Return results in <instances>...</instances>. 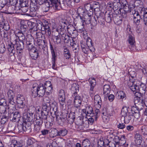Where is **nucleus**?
<instances>
[{"label":"nucleus","mask_w":147,"mask_h":147,"mask_svg":"<svg viewBox=\"0 0 147 147\" xmlns=\"http://www.w3.org/2000/svg\"><path fill=\"white\" fill-rule=\"evenodd\" d=\"M103 94L105 96H107L110 94L111 88L109 85L105 84L104 85L103 88Z\"/></svg>","instance_id":"nucleus-30"},{"label":"nucleus","mask_w":147,"mask_h":147,"mask_svg":"<svg viewBox=\"0 0 147 147\" xmlns=\"http://www.w3.org/2000/svg\"><path fill=\"white\" fill-rule=\"evenodd\" d=\"M29 54L32 59L34 60L36 59L39 56L38 51L34 47L30 50Z\"/></svg>","instance_id":"nucleus-17"},{"label":"nucleus","mask_w":147,"mask_h":147,"mask_svg":"<svg viewBox=\"0 0 147 147\" xmlns=\"http://www.w3.org/2000/svg\"><path fill=\"white\" fill-rule=\"evenodd\" d=\"M58 132V130L56 129L55 128L52 130L51 135H52V137L54 138L59 136Z\"/></svg>","instance_id":"nucleus-54"},{"label":"nucleus","mask_w":147,"mask_h":147,"mask_svg":"<svg viewBox=\"0 0 147 147\" xmlns=\"http://www.w3.org/2000/svg\"><path fill=\"white\" fill-rule=\"evenodd\" d=\"M58 130L59 136H64L66 135L67 133V131L65 128H61Z\"/></svg>","instance_id":"nucleus-41"},{"label":"nucleus","mask_w":147,"mask_h":147,"mask_svg":"<svg viewBox=\"0 0 147 147\" xmlns=\"http://www.w3.org/2000/svg\"><path fill=\"white\" fill-rule=\"evenodd\" d=\"M47 118H46V119H44V118L42 117V114H41V115H38L37 116V115H36V119L34 120V124H36L38 125L42 126V125L44 122L45 123V126L46 127V124L47 123Z\"/></svg>","instance_id":"nucleus-12"},{"label":"nucleus","mask_w":147,"mask_h":147,"mask_svg":"<svg viewBox=\"0 0 147 147\" xmlns=\"http://www.w3.org/2000/svg\"><path fill=\"white\" fill-rule=\"evenodd\" d=\"M120 3L121 5V7H123V8H129L128 4L126 0H120Z\"/></svg>","instance_id":"nucleus-48"},{"label":"nucleus","mask_w":147,"mask_h":147,"mask_svg":"<svg viewBox=\"0 0 147 147\" xmlns=\"http://www.w3.org/2000/svg\"><path fill=\"white\" fill-rule=\"evenodd\" d=\"M45 87L43 85L38 86L36 83L33 84L31 90V92L33 96L37 94L39 96L42 97L45 94Z\"/></svg>","instance_id":"nucleus-2"},{"label":"nucleus","mask_w":147,"mask_h":147,"mask_svg":"<svg viewBox=\"0 0 147 147\" xmlns=\"http://www.w3.org/2000/svg\"><path fill=\"white\" fill-rule=\"evenodd\" d=\"M34 24H35V26L37 29L41 30L44 33V30L42 29L43 27V23L40 20H38L36 21V24H35L34 22H28V25H32L31 28L34 27Z\"/></svg>","instance_id":"nucleus-19"},{"label":"nucleus","mask_w":147,"mask_h":147,"mask_svg":"<svg viewBox=\"0 0 147 147\" xmlns=\"http://www.w3.org/2000/svg\"><path fill=\"white\" fill-rule=\"evenodd\" d=\"M7 96L9 98H13L14 93L13 91L11 90H9L7 92Z\"/></svg>","instance_id":"nucleus-57"},{"label":"nucleus","mask_w":147,"mask_h":147,"mask_svg":"<svg viewBox=\"0 0 147 147\" xmlns=\"http://www.w3.org/2000/svg\"><path fill=\"white\" fill-rule=\"evenodd\" d=\"M124 123H128L131 121L133 118V115L130 113H128V115L124 117Z\"/></svg>","instance_id":"nucleus-34"},{"label":"nucleus","mask_w":147,"mask_h":147,"mask_svg":"<svg viewBox=\"0 0 147 147\" xmlns=\"http://www.w3.org/2000/svg\"><path fill=\"white\" fill-rule=\"evenodd\" d=\"M7 49L8 51L10 53H14L13 52V51L14 49V47L12 43H11L10 44H9L7 46Z\"/></svg>","instance_id":"nucleus-53"},{"label":"nucleus","mask_w":147,"mask_h":147,"mask_svg":"<svg viewBox=\"0 0 147 147\" xmlns=\"http://www.w3.org/2000/svg\"><path fill=\"white\" fill-rule=\"evenodd\" d=\"M23 117L26 122H34L35 120V115L28 113L25 114L24 115Z\"/></svg>","instance_id":"nucleus-22"},{"label":"nucleus","mask_w":147,"mask_h":147,"mask_svg":"<svg viewBox=\"0 0 147 147\" xmlns=\"http://www.w3.org/2000/svg\"><path fill=\"white\" fill-rule=\"evenodd\" d=\"M79 86L76 83L73 84L71 88V90L72 91V93H73V94L75 92H76L77 94V91H79Z\"/></svg>","instance_id":"nucleus-36"},{"label":"nucleus","mask_w":147,"mask_h":147,"mask_svg":"<svg viewBox=\"0 0 147 147\" xmlns=\"http://www.w3.org/2000/svg\"><path fill=\"white\" fill-rule=\"evenodd\" d=\"M35 108L34 106H31L29 107L28 110V113L34 115V112L35 110Z\"/></svg>","instance_id":"nucleus-62"},{"label":"nucleus","mask_w":147,"mask_h":147,"mask_svg":"<svg viewBox=\"0 0 147 147\" xmlns=\"http://www.w3.org/2000/svg\"><path fill=\"white\" fill-rule=\"evenodd\" d=\"M50 109H52L55 116H59L58 112L57 111V107L55 105L54 107H50Z\"/></svg>","instance_id":"nucleus-55"},{"label":"nucleus","mask_w":147,"mask_h":147,"mask_svg":"<svg viewBox=\"0 0 147 147\" xmlns=\"http://www.w3.org/2000/svg\"><path fill=\"white\" fill-rule=\"evenodd\" d=\"M7 101L4 97L0 96V105H7Z\"/></svg>","instance_id":"nucleus-59"},{"label":"nucleus","mask_w":147,"mask_h":147,"mask_svg":"<svg viewBox=\"0 0 147 147\" xmlns=\"http://www.w3.org/2000/svg\"><path fill=\"white\" fill-rule=\"evenodd\" d=\"M9 0H0V10H3L5 5L7 4V1Z\"/></svg>","instance_id":"nucleus-46"},{"label":"nucleus","mask_w":147,"mask_h":147,"mask_svg":"<svg viewBox=\"0 0 147 147\" xmlns=\"http://www.w3.org/2000/svg\"><path fill=\"white\" fill-rule=\"evenodd\" d=\"M82 111L83 112L85 113L87 116L93 117V111L91 107L88 106L86 107V109H83Z\"/></svg>","instance_id":"nucleus-25"},{"label":"nucleus","mask_w":147,"mask_h":147,"mask_svg":"<svg viewBox=\"0 0 147 147\" xmlns=\"http://www.w3.org/2000/svg\"><path fill=\"white\" fill-rule=\"evenodd\" d=\"M15 6L14 5H10L8 6L7 5H5L3 11L4 13L9 14H13L15 13L14 11Z\"/></svg>","instance_id":"nucleus-20"},{"label":"nucleus","mask_w":147,"mask_h":147,"mask_svg":"<svg viewBox=\"0 0 147 147\" xmlns=\"http://www.w3.org/2000/svg\"><path fill=\"white\" fill-rule=\"evenodd\" d=\"M135 141L138 145H140L142 141V135L139 133H136L134 136Z\"/></svg>","instance_id":"nucleus-28"},{"label":"nucleus","mask_w":147,"mask_h":147,"mask_svg":"<svg viewBox=\"0 0 147 147\" xmlns=\"http://www.w3.org/2000/svg\"><path fill=\"white\" fill-rule=\"evenodd\" d=\"M116 96L117 97L118 99L123 100V98H126V95L125 92L123 91H118L116 94Z\"/></svg>","instance_id":"nucleus-32"},{"label":"nucleus","mask_w":147,"mask_h":147,"mask_svg":"<svg viewBox=\"0 0 147 147\" xmlns=\"http://www.w3.org/2000/svg\"><path fill=\"white\" fill-rule=\"evenodd\" d=\"M38 4H33V3L30 4V10L31 12H35L38 10Z\"/></svg>","instance_id":"nucleus-38"},{"label":"nucleus","mask_w":147,"mask_h":147,"mask_svg":"<svg viewBox=\"0 0 147 147\" xmlns=\"http://www.w3.org/2000/svg\"><path fill=\"white\" fill-rule=\"evenodd\" d=\"M24 125H25L22 124L18 126V128L21 132L26 131L28 129L29 130L30 129L29 126H28V127H26L27 125L25 123Z\"/></svg>","instance_id":"nucleus-35"},{"label":"nucleus","mask_w":147,"mask_h":147,"mask_svg":"<svg viewBox=\"0 0 147 147\" xmlns=\"http://www.w3.org/2000/svg\"><path fill=\"white\" fill-rule=\"evenodd\" d=\"M51 100L48 97H45L43 99V104H50Z\"/></svg>","instance_id":"nucleus-60"},{"label":"nucleus","mask_w":147,"mask_h":147,"mask_svg":"<svg viewBox=\"0 0 147 147\" xmlns=\"http://www.w3.org/2000/svg\"><path fill=\"white\" fill-rule=\"evenodd\" d=\"M62 39L64 40L65 43H70V45L72 43V42H75V41L71 38H70L69 35L67 34L62 36Z\"/></svg>","instance_id":"nucleus-26"},{"label":"nucleus","mask_w":147,"mask_h":147,"mask_svg":"<svg viewBox=\"0 0 147 147\" xmlns=\"http://www.w3.org/2000/svg\"><path fill=\"white\" fill-rule=\"evenodd\" d=\"M140 12L136 10L134 7H132V9H131L130 12L131 13L133 16V20L134 23L136 25H139L140 23L141 19L142 20V16L144 18L145 15L147 14V12H145L144 8H140Z\"/></svg>","instance_id":"nucleus-1"},{"label":"nucleus","mask_w":147,"mask_h":147,"mask_svg":"<svg viewBox=\"0 0 147 147\" xmlns=\"http://www.w3.org/2000/svg\"><path fill=\"white\" fill-rule=\"evenodd\" d=\"M95 14L98 22L100 24H104L105 21L104 13L99 10L97 11H95Z\"/></svg>","instance_id":"nucleus-7"},{"label":"nucleus","mask_w":147,"mask_h":147,"mask_svg":"<svg viewBox=\"0 0 147 147\" xmlns=\"http://www.w3.org/2000/svg\"><path fill=\"white\" fill-rule=\"evenodd\" d=\"M59 100L60 104L62 106L64 105L65 103V97H63L61 98H58Z\"/></svg>","instance_id":"nucleus-63"},{"label":"nucleus","mask_w":147,"mask_h":147,"mask_svg":"<svg viewBox=\"0 0 147 147\" xmlns=\"http://www.w3.org/2000/svg\"><path fill=\"white\" fill-rule=\"evenodd\" d=\"M99 7V3L98 2H94L92 4V9H94V11H96V9L98 8Z\"/></svg>","instance_id":"nucleus-64"},{"label":"nucleus","mask_w":147,"mask_h":147,"mask_svg":"<svg viewBox=\"0 0 147 147\" xmlns=\"http://www.w3.org/2000/svg\"><path fill=\"white\" fill-rule=\"evenodd\" d=\"M58 116H56L57 123L59 125L63 124L64 120V118L62 117L58 118Z\"/></svg>","instance_id":"nucleus-58"},{"label":"nucleus","mask_w":147,"mask_h":147,"mask_svg":"<svg viewBox=\"0 0 147 147\" xmlns=\"http://www.w3.org/2000/svg\"><path fill=\"white\" fill-rule=\"evenodd\" d=\"M13 42L16 45V49L17 50L21 51L24 49L25 42L19 40L18 41L16 36H14V40Z\"/></svg>","instance_id":"nucleus-16"},{"label":"nucleus","mask_w":147,"mask_h":147,"mask_svg":"<svg viewBox=\"0 0 147 147\" xmlns=\"http://www.w3.org/2000/svg\"><path fill=\"white\" fill-rule=\"evenodd\" d=\"M16 102L17 106L20 108L23 109L25 107L26 105L24 103L25 98L21 94H18L17 96Z\"/></svg>","instance_id":"nucleus-9"},{"label":"nucleus","mask_w":147,"mask_h":147,"mask_svg":"<svg viewBox=\"0 0 147 147\" xmlns=\"http://www.w3.org/2000/svg\"><path fill=\"white\" fill-rule=\"evenodd\" d=\"M67 29L69 34H71L72 31L76 29L72 25H69L67 26Z\"/></svg>","instance_id":"nucleus-50"},{"label":"nucleus","mask_w":147,"mask_h":147,"mask_svg":"<svg viewBox=\"0 0 147 147\" xmlns=\"http://www.w3.org/2000/svg\"><path fill=\"white\" fill-rule=\"evenodd\" d=\"M41 126H42L41 125H37V124H34V131L36 133L39 132L40 131Z\"/></svg>","instance_id":"nucleus-61"},{"label":"nucleus","mask_w":147,"mask_h":147,"mask_svg":"<svg viewBox=\"0 0 147 147\" xmlns=\"http://www.w3.org/2000/svg\"><path fill=\"white\" fill-rule=\"evenodd\" d=\"M115 12L116 13L114 14L113 21L114 23L117 25H120L122 23V17H121L120 15H118V14L117 12Z\"/></svg>","instance_id":"nucleus-23"},{"label":"nucleus","mask_w":147,"mask_h":147,"mask_svg":"<svg viewBox=\"0 0 147 147\" xmlns=\"http://www.w3.org/2000/svg\"><path fill=\"white\" fill-rule=\"evenodd\" d=\"M95 104H97L100 106L102 104V100L100 96L98 95H96L94 96V98Z\"/></svg>","instance_id":"nucleus-37"},{"label":"nucleus","mask_w":147,"mask_h":147,"mask_svg":"<svg viewBox=\"0 0 147 147\" xmlns=\"http://www.w3.org/2000/svg\"><path fill=\"white\" fill-rule=\"evenodd\" d=\"M50 46L52 57H53V59H54L55 57H57V55L55 52L53 47L51 43H50Z\"/></svg>","instance_id":"nucleus-52"},{"label":"nucleus","mask_w":147,"mask_h":147,"mask_svg":"<svg viewBox=\"0 0 147 147\" xmlns=\"http://www.w3.org/2000/svg\"><path fill=\"white\" fill-rule=\"evenodd\" d=\"M141 130L143 136L147 135V126L146 125H143L141 127Z\"/></svg>","instance_id":"nucleus-49"},{"label":"nucleus","mask_w":147,"mask_h":147,"mask_svg":"<svg viewBox=\"0 0 147 147\" xmlns=\"http://www.w3.org/2000/svg\"><path fill=\"white\" fill-rule=\"evenodd\" d=\"M127 84L129 87L133 91H139L140 85L139 82L136 81L134 79H131L130 78Z\"/></svg>","instance_id":"nucleus-4"},{"label":"nucleus","mask_w":147,"mask_h":147,"mask_svg":"<svg viewBox=\"0 0 147 147\" xmlns=\"http://www.w3.org/2000/svg\"><path fill=\"white\" fill-rule=\"evenodd\" d=\"M75 109V107H72L71 109V111L68 115L69 118L72 119L73 120H74L75 118V111H74V110Z\"/></svg>","instance_id":"nucleus-42"},{"label":"nucleus","mask_w":147,"mask_h":147,"mask_svg":"<svg viewBox=\"0 0 147 147\" xmlns=\"http://www.w3.org/2000/svg\"><path fill=\"white\" fill-rule=\"evenodd\" d=\"M50 104H47L45 103L42 104L41 114H42L44 119L47 118L49 110L50 109Z\"/></svg>","instance_id":"nucleus-10"},{"label":"nucleus","mask_w":147,"mask_h":147,"mask_svg":"<svg viewBox=\"0 0 147 147\" xmlns=\"http://www.w3.org/2000/svg\"><path fill=\"white\" fill-rule=\"evenodd\" d=\"M67 24L66 22L63 20L60 21L59 27L55 29V31L57 32L58 34H60L62 36L67 34L66 33V28Z\"/></svg>","instance_id":"nucleus-5"},{"label":"nucleus","mask_w":147,"mask_h":147,"mask_svg":"<svg viewBox=\"0 0 147 147\" xmlns=\"http://www.w3.org/2000/svg\"><path fill=\"white\" fill-rule=\"evenodd\" d=\"M89 41L88 40V41H87V44H86L85 43H84L83 42L81 43V47L82 49V52L85 54H88V53L89 51H90V49H89V44L88 43H89ZM89 46L90 45H89Z\"/></svg>","instance_id":"nucleus-24"},{"label":"nucleus","mask_w":147,"mask_h":147,"mask_svg":"<svg viewBox=\"0 0 147 147\" xmlns=\"http://www.w3.org/2000/svg\"><path fill=\"white\" fill-rule=\"evenodd\" d=\"M8 106L14 107L15 106V103L14 101L13 98H9L8 100Z\"/></svg>","instance_id":"nucleus-56"},{"label":"nucleus","mask_w":147,"mask_h":147,"mask_svg":"<svg viewBox=\"0 0 147 147\" xmlns=\"http://www.w3.org/2000/svg\"><path fill=\"white\" fill-rule=\"evenodd\" d=\"M42 23L43 27L42 29L44 30V33L47 35L50 36L51 33L50 28L51 24L49 23L46 20H44Z\"/></svg>","instance_id":"nucleus-11"},{"label":"nucleus","mask_w":147,"mask_h":147,"mask_svg":"<svg viewBox=\"0 0 147 147\" xmlns=\"http://www.w3.org/2000/svg\"><path fill=\"white\" fill-rule=\"evenodd\" d=\"M19 4L21 7H25L28 6V1L27 0H19Z\"/></svg>","instance_id":"nucleus-44"},{"label":"nucleus","mask_w":147,"mask_h":147,"mask_svg":"<svg viewBox=\"0 0 147 147\" xmlns=\"http://www.w3.org/2000/svg\"><path fill=\"white\" fill-rule=\"evenodd\" d=\"M73 97H74V107L76 108H78L80 107L81 104L82 98L81 97L78 95L76 92H75L73 95H72Z\"/></svg>","instance_id":"nucleus-8"},{"label":"nucleus","mask_w":147,"mask_h":147,"mask_svg":"<svg viewBox=\"0 0 147 147\" xmlns=\"http://www.w3.org/2000/svg\"><path fill=\"white\" fill-rule=\"evenodd\" d=\"M132 114L134 117L136 119H138L140 117V111L137 110L136 111L134 109V107H133L131 109Z\"/></svg>","instance_id":"nucleus-39"},{"label":"nucleus","mask_w":147,"mask_h":147,"mask_svg":"<svg viewBox=\"0 0 147 147\" xmlns=\"http://www.w3.org/2000/svg\"><path fill=\"white\" fill-rule=\"evenodd\" d=\"M113 6L114 10H116L118 9L119 8H120L121 6V5L120 2V0H113Z\"/></svg>","instance_id":"nucleus-33"},{"label":"nucleus","mask_w":147,"mask_h":147,"mask_svg":"<svg viewBox=\"0 0 147 147\" xmlns=\"http://www.w3.org/2000/svg\"><path fill=\"white\" fill-rule=\"evenodd\" d=\"M53 7V8L55 10L59 9V7L57 4L56 3H52L49 2H46L45 3L43 4L42 6V9L43 11L44 12H47L49 10L50 7Z\"/></svg>","instance_id":"nucleus-6"},{"label":"nucleus","mask_w":147,"mask_h":147,"mask_svg":"<svg viewBox=\"0 0 147 147\" xmlns=\"http://www.w3.org/2000/svg\"><path fill=\"white\" fill-rule=\"evenodd\" d=\"M7 113V105H0V113Z\"/></svg>","instance_id":"nucleus-51"},{"label":"nucleus","mask_w":147,"mask_h":147,"mask_svg":"<svg viewBox=\"0 0 147 147\" xmlns=\"http://www.w3.org/2000/svg\"><path fill=\"white\" fill-rule=\"evenodd\" d=\"M128 110L126 107H123L121 110V115L122 117H124L128 115Z\"/></svg>","instance_id":"nucleus-45"},{"label":"nucleus","mask_w":147,"mask_h":147,"mask_svg":"<svg viewBox=\"0 0 147 147\" xmlns=\"http://www.w3.org/2000/svg\"><path fill=\"white\" fill-rule=\"evenodd\" d=\"M9 113H3L1 117V124H4L6 122H7L9 119Z\"/></svg>","instance_id":"nucleus-27"},{"label":"nucleus","mask_w":147,"mask_h":147,"mask_svg":"<svg viewBox=\"0 0 147 147\" xmlns=\"http://www.w3.org/2000/svg\"><path fill=\"white\" fill-rule=\"evenodd\" d=\"M90 141L88 139L84 140L82 142L83 147H90L91 146Z\"/></svg>","instance_id":"nucleus-43"},{"label":"nucleus","mask_w":147,"mask_h":147,"mask_svg":"<svg viewBox=\"0 0 147 147\" xmlns=\"http://www.w3.org/2000/svg\"><path fill=\"white\" fill-rule=\"evenodd\" d=\"M131 9H132V7L130 8H119L118 9L116 10L115 12H116L117 13L121 16L123 18H125L127 16V13Z\"/></svg>","instance_id":"nucleus-13"},{"label":"nucleus","mask_w":147,"mask_h":147,"mask_svg":"<svg viewBox=\"0 0 147 147\" xmlns=\"http://www.w3.org/2000/svg\"><path fill=\"white\" fill-rule=\"evenodd\" d=\"M55 32H54V42L55 44L58 45L61 43V38H62V35L60 34H55Z\"/></svg>","instance_id":"nucleus-29"},{"label":"nucleus","mask_w":147,"mask_h":147,"mask_svg":"<svg viewBox=\"0 0 147 147\" xmlns=\"http://www.w3.org/2000/svg\"><path fill=\"white\" fill-rule=\"evenodd\" d=\"M134 101L136 107H134V109H136L138 111H140L143 109L144 106V102L143 98L142 96H135Z\"/></svg>","instance_id":"nucleus-3"},{"label":"nucleus","mask_w":147,"mask_h":147,"mask_svg":"<svg viewBox=\"0 0 147 147\" xmlns=\"http://www.w3.org/2000/svg\"><path fill=\"white\" fill-rule=\"evenodd\" d=\"M20 115L18 111H16L14 113H10L9 117L11 120L15 122L20 121Z\"/></svg>","instance_id":"nucleus-15"},{"label":"nucleus","mask_w":147,"mask_h":147,"mask_svg":"<svg viewBox=\"0 0 147 147\" xmlns=\"http://www.w3.org/2000/svg\"><path fill=\"white\" fill-rule=\"evenodd\" d=\"M84 7L86 10L87 11H93L92 4L90 3H86L84 4Z\"/></svg>","instance_id":"nucleus-47"},{"label":"nucleus","mask_w":147,"mask_h":147,"mask_svg":"<svg viewBox=\"0 0 147 147\" xmlns=\"http://www.w3.org/2000/svg\"><path fill=\"white\" fill-rule=\"evenodd\" d=\"M56 3L57 4L59 7V9L58 10L60 9V8L63 9H64L65 5L64 0H59V2H58V0H57V2Z\"/></svg>","instance_id":"nucleus-40"},{"label":"nucleus","mask_w":147,"mask_h":147,"mask_svg":"<svg viewBox=\"0 0 147 147\" xmlns=\"http://www.w3.org/2000/svg\"><path fill=\"white\" fill-rule=\"evenodd\" d=\"M105 14V20L107 22L109 23L112 20L113 21L114 14H115V13L110 11H107Z\"/></svg>","instance_id":"nucleus-18"},{"label":"nucleus","mask_w":147,"mask_h":147,"mask_svg":"<svg viewBox=\"0 0 147 147\" xmlns=\"http://www.w3.org/2000/svg\"><path fill=\"white\" fill-rule=\"evenodd\" d=\"M128 41L129 45V48L131 51H135L136 49L135 47V41L134 38L131 35H129Z\"/></svg>","instance_id":"nucleus-14"},{"label":"nucleus","mask_w":147,"mask_h":147,"mask_svg":"<svg viewBox=\"0 0 147 147\" xmlns=\"http://www.w3.org/2000/svg\"><path fill=\"white\" fill-rule=\"evenodd\" d=\"M102 114L103 115L102 116V118L103 121L107 122L110 117L111 115V114L108 112L106 108L103 109Z\"/></svg>","instance_id":"nucleus-21"},{"label":"nucleus","mask_w":147,"mask_h":147,"mask_svg":"<svg viewBox=\"0 0 147 147\" xmlns=\"http://www.w3.org/2000/svg\"><path fill=\"white\" fill-rule=\"evenodd\" d=\"M89 81L90 83V90L92 92L96 85V80L94 78H91L89 79Z\"/></svg>","instance_id":"nucleus-31"}]
</instances>
